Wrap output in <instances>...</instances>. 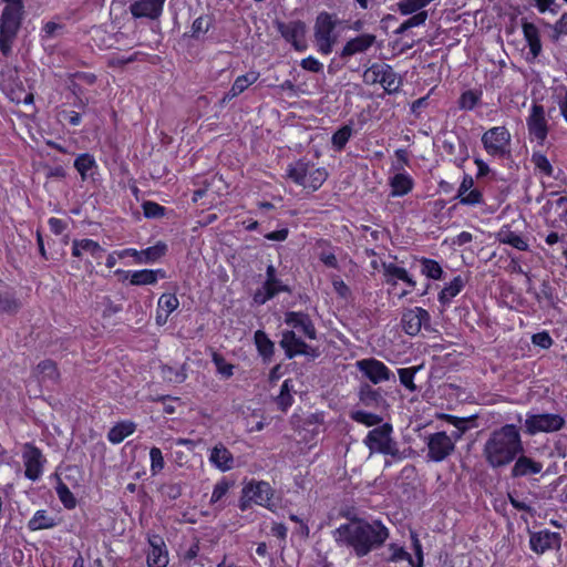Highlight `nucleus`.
Returning a JSON list of instances; mask_svg holds the SVG:
<instances>
[{
    "label": "nucleus",
    "instance_id": "30",
    "mask_svg": "<svg viewBox=\"0 0 567 567\" xmlns=\"http://www.w3.org/2000/svg\"><path fill=\"white\" fill-rule=\"evenodd\" d=\"M104 249L97 241L92 239H75L72 243V255L74 257H82L84 254L91 255L95 259H101Z\"/></svg>",
    "mask_w": 567,
    "mask_h": 567
},
{
    "label": "nucleus",
    "instance_id": "25",
    "mask_svg": "<svg viewBox=\"0 0 567 567\" xmlns=\"http://www.w3.org/2000/svg\"><path fill=\"white\" fill-rule=\"evenodd\" d=\"M151 549L147 554L148 567H166L168 564V554L165 544L159 537L150 540Z\"/></svg>",
    "mask_w": 567,
    "mask_h": 567
},
{
    "label": "nucleus",
    "instance_id": "51",
    "mask_svg": "<svg viewBox=\"0 0 567 567\" xmlns=\"http://www.w3.org/2000/svg\"><path fill=\"white\" fill-rule=\"evenodd\" d=\"M212 27V18L208 16L198 17L192 25V35L198 38L208 32Z\"/></svg>",
    "mask_w": 567,
    "mask_h": 567
},
{
    "label": "nucleus",
    "instance_id": "18",
    "mask_svg": "<svg viewBox=\"0 0 567 567\" xmlns=\"http://www.w3.org/2000/svg\"><path fill=\"white\" fill-rule=\"evenodd\" d=\"M561 538L559 534L549 530H542L530 535V548L537 554H544L550 549L560 547Z\"/></svg>",
    "mask_w": 567,
    "mask_h": 567
},
{
    "label": "nucleus",
    "instance_id": "27",
    "mask_svg": "<svg viewBox=\"0 0 567 567\" xmlns=\"http://www.w3.org/2000/svg\"><path fill=\"white\" fill-rule=\"evenodd\" d=\"M287 290L288 288L279 279L266 280L254 293V301L258 305H264L277 293Z\"/></svg>",
    "mask_w": 567,
    "mask_h": 567
},
{
    "label": "nucleus",
    "instance_id": "47",
    "mask_svg": "<svg viewBox=\"0 0 567 567\" xmlns=\"http://www.w3.org/2000/svg\"><path fill=\"white\" fill-rule=\"evenodd\" d=\"M416 371H417V368H415V367L402 368V369H399V371H398L400 382L411 392L416 390V385L414 384V381H413Z\"/></svg>",
    "mask_w": 567,
    "mask_h": 567
},
{
    "label": "nucleus",
    "instance_id": "5",
    "mask_svg": "<svg viewBox=\"0 0 567 567\" xmlns=\"http://www.w3.org/2000/svg\"><path fill=\"white\" fill-rule=\"evenodd\" d=\"M287 176L293 183L315 192L322 186L328 173L324 168L315 167L305 161H298L288 166Z\"/></svg>",
    "mask_w": 567,
    "mask_h": 567
},
{
    "label": "nucleus",
    "instance_id": "20",
    "mask_svg": "<svg viewBox=\"0 0 567 567\" xmlns=\"http://www.w3.org/2000/svg\"><path fill=\"white\" fill-rule=\"evenodd\" d=\"M165 0H138L131 4L130 11L134 18L157 19Z\"/></svg>",
    "mask_w": 567,
    "mask_h": 567
},
{
    "label": "nucleus",
    "instance_id": "55",
    "mask_svg": "<svg viewBox=\"0 0 567 567\" xmlns=\"http://www.w3.org/2000/svg\"><path fill=\"white\" fill-rule=\"evenodd\" d=\"M213 362L215 363L217 371L225 378H230L234 373V365L226 362V360L218 353L213 354Z\"/></svg>",
    "mask_w": 567,
    "mask_h": 567
},
{
    "label": "nucleus",
    "instance_id": "13",
    "mask_svg": "<svg viewBox=\"0 0 567 567\" xmlns=\"http://www.w3.org/2000/svg\"><path fill=\"white\" fill-rule=\"evenodd\" d=\"M277 30L281 37L297 50L305 51L307 49L306 43V23L296 20L290 22H277Z\"/></svg>",
    "mask_w": 567,
    "mask_h": 567
},
{
    "label": "nucleus",
    "instance_id": "23",
    "mask_svg": "<svg viewBox=\"0 0 567 567\" xmlns=\"http://www.w3.org/2000/svg\"><path fill=\"white\" fill-rule=\"evenodd\" d=\"M383 274L385 277V282L389 285H396L398 281L405 282L411 289H414L416 286L415 280L409 275L406 269L399 267L393 262H383L382 264Z\"/></svg>",
    "mask_w": 567,
    "mask_h": 567
},
{
    "label": "nucleus",
    "instance_id": "49",
    "mask_svg": "<svg viewBox=\"0 0 567 567\" xmlns=\"http://www.w3.org/2000/svg\"><path fill=\"white\" fill-rule=\"evenodd\" d=\"M179 306V301L175 295L164 293L159 297L157 307L161 308L164 312L172 313Z\"/></svg>",
    "mask_w": 567,
    "mask_h": 567
},
{
    "label": "nucleus",
    "instance_id": "38",
    "mask_svg": "<svg viewBox=\"0 0 567 567\" xmlns=\"http://www.w3.org/2000/svg\"><path fill=\"white\" fill-rule=\"evenodd\" d=\"M255 344L260 355L270 358L274 353V342L262 330H257L254 336Z\"/></svg>",
    "mask_w": 567,
    "mask_h": 567
},
{
    "label": "nucleus",
    "instance_id": "14",
    "mask_svg": "<svg viewBox=\"0 0 567 567\" xmlns=\"http://www.w3.org/2000/svg\"><path fill=\"white\" fill-rule=\"evenodd\" d=\"M22 458L25 466V477L31 481L39 480L43 472V464L45 463L41 451L34 445L27 443L23 446Z\"/></svg>",
    "mask_w": 567,
    "mask_h": 567
},
{
    "label": "nucleus",
    "instance_id": "54",
    "mask_svg": "<svg viewBox=\"0 0 567 567\" xmlns=\"http://www.w3.org/2000/svg\"><path fill=\"white\" fill-rule=\"evenodd\" d=\"M480 100V95L474 91H466L464 92L460 100H458V106L462 110H473L477 102Z\"/></svg>",
    "mask_w": 567,
    "mask_h": 567
},
{
    "label": "nucleus",
    "instance_id": "33",
    "mask_svg": "<svg viewBox=\"0 0 567 567\" xmlns=\"http://www.w3.org/2000/svg\"><path fill=\"white\" fill-rule=\"evenodd\" d=\"M135 427L133 422L117 423L110 430L107 439L111 443L118 444L130 436L135 431Z\"/></svg>",
    "mask_w": 567,
    "mask_h": 567
},
{
    "label": "nucleus",
    "instance_id": "17",
    "mask_svg": "<svg viewBox=\"0 0 567 567\" xmlns=\"http://www.w3.org/2000/svg\"><path fill=\"white\" fill-rule=\"evenodd\" d=\"M285 323L290 328V330H295V333H298L309 340H315L317 338V331L310 317L303 312H287L285 316Z\"/></svg>",
    "mask_w": 567,
    "mask_h": 567
},
{
    "label": "nucleus",
    "instance_id": "50",
    "mask_svg": "<svg viewBox=\"0 0 567 567\" xmlns=\"http://www.w3.org/2000/svg\"><path fill=\"white\" fill-rule=\"evenodd\" d=\"M532 163L542 174L546 176L553 175V166L544 154L534 153L532 156Z\"/></svg>",
    "mask_w": 567,
    "mask_h": 567
},
{
    "label": "nucleus",
    "instance_id": "3",
    "mask_svg": "<svg viewBox=\"0 0 567 567\" xmlns=\"http://www.w3.org/2000/svg\"><path fill=\"white\" fill-rule=\"evenodd\" d=\"M23 14L22 0H9L0 19V51L8 55L21 25Z\"/></svg>",
    "mask_w": 567,
    "mask_h": 567
},
{
    "label": "nucleus",
    "instance_id": "58",
    "mask_svg": "<svg viewBox=\"0 0 567 567\" xmlns=\"http://www.w3.org/2000/svg\"><path fill=\"white\" fill-rule=\"evenodd\" d=\"M165 208L154 202L143 204V213L147 218H157L164 216Z\"/></svg>",
    "mask_w": 567,
    "mask_h": 567
},
{
    "label": "nucleus",
    "instance_id": "34",
    "mask_svg": "<svg viewBox=\"0 0 567 567\" xmlns=\"http://www.w3.org/2000/svg\"><path fill=\"white\" fill-rule=\"evenodd\" d=\"M464 280L461 276L455 277L450 284H447L439 293V301L442 305H447L451 300L456 297L464 287Z\"/></svg>",
    "mask_w": 567,
    "mask_h": 567
},
{
    "label": "nucleus",
    "instance_id": "2",
    "mask_svg": "<svg viewBox=\"0 0 567 567\" xmlns=\"http://www.w3.org/2000/svg\"><path fill=\"white\" fill-rule=\"evenodd\" d=\"M524 452L519 429L515 424H505L493 430L483 445V457L492 468L509 465Z\"/></svg>",
    "mask_w": 567,
    "mask_h": 567
},
{
    "label": "nucleus",
    "instance_id": "22",
    "mask_svg": "<svg viewBox=\"0 0 567 567\" xmlns=\"http://www.w3.org/2000/svg\"><path fill=\"white\" fill-rule=\"evenodd\" d=\"M374 34L363 33L347 41L340 52L341 58H349L359 53L367 52L375 42Z\"/></svg>",
    "mask_w": 567,
    "mask_h": 567
},
{
    "label": "nucleus",
    "instance_id": "46",
    "mask_svg": "<svg viewBox=\"0 0 567 567\" xmlns=\"http://www.w3.org/2000/svg\"><path fill=\"white\" fill-rule=\"evenodd\" d=\"M95 165L94 158L89 154H81L74 161V167L82 178L86 177L87 172Z\"/></svg>",
    "mask_w": 567,
    "mask_h": 567
},
{
    "label": "nucleus",
    "instance_id": "42",
    "mask_svg": "<svg viewBox=\"0 0 567 567\" xmlns=\"http://www.w3.org/2000/svg\"><path fill=\"white\" fill-rule=\"evenodd\" d=\"M360 401L367 406H377L383 401L378 390L364 385L360 390Z\"/></svg>",
    "mask_w": 567,
    "mask_h": 567
},
{
    "label": "nucleus",
    "instance_id": "8",
    "mask_svg": "<svg viewBox=\"0 0 567 567\" xmlns=\"http://www.w3.org/2000/svg\"><path fill=\"white\" fill-rule=\"evenodd\" d=\"M512 136L505 126H494L482 135V143L487 154L503 158L511 152Z\"/></svg>",
    "mask_w": 567,
    "mask_h": 567
},
{
    "label": "nucleus",
    "instance_id": "31",
    "mask_svg": "<svg viewBox=\"0 0 567 567\" xmlns=\"http://www.w3.org/2000/svg\"><path fill=\"white\" fill-rule=\"evenodd\" d=\"M523 33L528 43L530 54L534 59L537 58L542 52L540 37L537 27L534 23L524 22Z\"/></svg>",
    "mask_w": 567,
    "mask_h": 567
},
{
    "label": "nucleus",
    "instance_id": "6",
    "mask_svg": "<svg viewBox=\"0 0 567 567\" xmlns=\"http://www.w3.org/2000/svg\"><path fill=\"white\" fill-rule=\"evenodd\" d=\"M336 27L337 20L332 14L328 12L318 14L313 28V38L319 53L328 55L332 52L334 44L338 42V35L334 32Z\"/></svg>",
    "mask_w": 567,
    "mask_h": 567
},
{
    "label": "nucleus",
    "instance_id": "64",
    "mask_svg": "<svg viewBox=\"0 0 567 567\" xmlns=\"http://www.w3.org/2000/svg\"><path fill=\"white\" fill-rule=\"evenodd\" d=\"M533 343L543 349H548L553 344V339L547 332H539L533 336Z\"/></svg>",
    "mask_w": 567,
    "mask_h": 567
},
{
    "label": "nucleus",
    "instance_id": "1",
    "mask_svg": "<svg viewBox=\"0 0 567 567\" xmlns=\"http://www.w3.org/2000/svg\"><path fill=\"white\" fill-rule=\"evenodd\" d=\"M333 537L337 543L352 547L358 557H363L383 545L389 537V530L378 520L369 523L357 519L337 528Z\"/></svg>",
    "mask_w": 567,
    "mask_h": 567
},
{
    "label": "nucleus",
    "instance_id": "26",
    "mask_svg": "<svg viewBox=\"0 0 567 567\" xmlns=\"http://www.w3.org/2000/svg\"><path fill=\"white\" fill-rule=\"evenodd\" d=\"M259 78V73L251 71L238 76L233 83L230 90L221 97L220 103L226 104L234 97L241 94L246 89L254 84Z\"/></svg>",
    "mask_w": 567,
    "mask_h": 567
},
{
    "label": "nucleus",
    "instance_id": "9",
    "mask_svg": "<svg viewBox=\"0 0 567 567\" xmlns=\"http://www.w3.org/2000/svg\"><path fill=\"white\" fill-rule=\"evenodd\" d=\"M363 82L368 85L380 83L389 93L396 92L401 85V80L393 69L381 63H374L364 71Z\"/></svg>",
    "mask_w": 567,
    "mask_h": 567
},
{
    "label": "nucleus",
    "instance_id": "63",
    "mask_svg": "<svg viewBox=\"0 0 567 567\" xmlns=\"http://www.w3.org/2000/svg\"><path fill=\"white\" fill-rule=\"evenodd\" d=\"M450 424H452L455 430L457 431H462L463 433H465L467 430H468V420L467 419H463V417H457V416H454V415H444L443 416Z\"/></svg>",
    "mask_w": 567,
    "mask_h": 567
},
{
    "label": "nucleus",
    "instance_id": "19",
    "mask_svg": "<svg viewBox=\"0 0 567 567\" xmlns=\"http://www.w3.org/2000/svg\"><path fill=\"white\" fill-rule=\"evenodd\" d=\"M280 347L285 350L289 359L299 354L310 353V347L301 339L300 334L295 333V330H286L282 332Z\"/></svg>",
    "mask_w": 567,
    "mask_h": 567
},
{
    "label": "nucleus",
    "instance_id": "52",
    "mask_svg": "<svg viewBox=\"0 0 567 567\" xmlns=\"http://www.w3.org/2000/svg\"><path fill=\"white\" fill-rule=\"evenodd\" d=\"M563 35H567V13H564L559 20L551 27L549 38L558 42Z\"/></svg>",
    "mask_w": 567,
    "mask_h": 567
},
{
    "label": "nucleus",
    "instance_id": "39",
    "mask_svg": "<svg viewBox=\"0 0 567 567\" xmlns=\"http://www.w3.org/2000/svg\"><path fill=\"white\" fill-rule=\"evenodd\" d=\"M293 385L291 380H285L280 388V393L277 396L276 401L281 411H287L289 406H291L293 402L292 396Z\"/></svg>",
    "mask_w": 567,
    "mask_h": 567
},
{
    "label": "nucleus",
    "instance_id": "45",
    "mask_svg": "<svg viewBox=\"0 0 567 567\" xmlns=\"http://www.w3.org/2000/svg\"><path fill=\"white\" fill-rule=\"evenodd\" d=\"M352 128L348 125L342 126L332 135V145L337 151H341L351 137Z\"/></svg>",
    "mask_w": 567,
    "mask_h": 567
},
{
    "label": "nucleus",
    "instance_id": "60",
    "mask_svg": "<svg viewBox=\"0 0 567 567\" xmlns=\"http://www.w3.org/2000/svg\"><path fill=\"white\" fill-rule=\"evenodd\" d=\"M301 68L310 72H321L323 69L322 63L313 56L303 59L300 63Z\"/></svg>",
    "mask_w": 567,
    "mask_h": 567
},
{
    "label": "nucleus",
    "instance_id": "62",
    "mask_svg": "<svg viewBox=\"0 0 567 567\" xmlns=\"http://www.w3.org/2000/svg\"><path fill=\"white\" fill-rule=\"evenodd\" d=\"M427 18H429L427 12H419L416 14H411V17L409 19H406L404 22H405V25L411 29V28L423 25L426 22Z\"/></svg>",
    "mask_w": 567,
    "mask_h": 567
},
{
    "label": "nucleus",
    "instance_id": "48",
    "mask_svg": "<svg viewBox=\"0 0 567 567\" xmlns=\"http://www.w3.org/2000/svg\"><path fill=\"white\" fill-rule=\"evenodd\" d=\"M55 489L60 501L66 508L75 507L76 501L69 487L63 482L60 481Z\"/></svg>",
    "mask_w": 567,
    "mask_h": 567
},
{
    "label": "nucleus",
    "instance_id": "43",
    "mask_svg": "<svg viewBox=\"0 0 567 567\" xmlns=\"http://www.w3.org/2000/svg\"><path fill=\"white\" fill-rule=\"evenodd\" d=\"M388 550L390 555L385 558V560L392 563L406 560L412 567H414V560L412 556L403 547H400L395 544H390Z\"/></svg>",
    "mask_w": 567,
    "mask_h": 567
},
{
    "label": "nucleus",
    "instance_id": "56",
    "mask_svg": "<svg viewBox=\"0 0 567 567\" xmlns=\"http://www.w3.org/2000/svg\"><path fill=\"white\" fill-rule=\"evenodd\" d=\"M230 485L231 484L228 481H226L225 478L219 481L214 486L212 497H210V503L212 504L219 503L221 501V498L228 493Z\"/></svg>",
    "mask_w": 567,
    "mask_h": 567
},
{
    "label": "nucleus",
    "instance_id": "36",
    "mask_svg": "<svg viewBox=\"0 0 567 567\" xmlns=\"http://www.w3.org/2000/svg\"><path fill=\"white\" fill-rule=\"evenodd\" d=\"M55 526V520L50 517L45 511H37L33 517L29 520L28 527L31 530L48 529Z\"/></svg>",
    "mask_w": 567,
    "mask_h": 567
},
{
    "label": "nucleus",
    "instance_id": "44",
    "mask_svg": "<svg viewBox=\"0 0 567 567\" xmlns=\"http://www.w3.org/2000/svg\"><path fill=\"white\" fill-rule=\"evenodd\" d=\"M351 419L358 423H361L365 426H375L382 422V417L378 414L365 412V411H354L351 413Z\"/></svg>",
    "mask_w": 567,
    "mask_h": 567
},
{
    "label": "nucleus",
    "instance_id": "40",
    "mask_svg": "<svg viewBox=\"0 0 567 567\" xmlns=\"http://www.w3.org/2000/svg\"><path fill=\"white\" fill-rule=\"evenodd\" d=\"M162 375L168 382L182 383L187 378L185 364H182L178 368L171 367V365H163L162 367Z\"/></svg>",
    "mask_w": 567,
    "mask_h": 567
},
{
    "label": "nucleus",
    "instance_id": "16",
    "mask_svg": "<svg viewBox=\"0 0 567 567\" xmlns=\"http://www.w3.org/2000/svg\"><path fill=\"white\" fill-rule=\"evenodd\" d=\"M430 318L427 310L421 307L406 309L401 319L402 328L405 333L416 336L422 327H426L430 323Z\"/></svg>",
    "mask_w": 567,
    "mask_h": 567
},
{
    "label": "nucleus",
    "instance_id": "12",
    "mask_svg": "<svg viewBox=\"0 0 567 567\" xmlns=\"http://www.w3.org/2000/svg\"><path fill=\"white\" fill-rule=\"evenodd\" d=\"M526 124L529 136L543 145L548 134V122L543 105L538 103L532 105Z\"/></svg>",
    "mask_w": 567,
    "mask_h": 567
},
{
    "label": "nucleus",
    "instance_id": "57",
    "mask_svg": "<svg viewBox=\"0 0 567 567\" xmlns=\"http://www.w3.org/2000/svg\"><path fill=\"white\" fill-rule=\"evenodd\" d=\"M19 302L9 293H0V312H14L19 309Z\"/></svg>",
    "mask_w": 567,
    "mask_h": 567
},
{
    "label": "nucleus",
    "instance_id": "24",
    "mask_svg": "<svg viewBox=\"0 0 567 567\" xmlns=\"http://www.w3.org/2000/svg\"><path fill=\"white\" fill-rule=\"evenodd\" d=\"M115 272L122 276V279L130 278V282L134 286L154 285L157 281L158 274L161 275V277L165 276V274L162 270L151 269L136 270L133 272L118 269Z\"/></svg>",
    "mask_w": 567,
    "mask_h": 567
},
{
    "label": "nucleus",
    "instance_id": "7",
    "mask_svg": "<svg viewBox=\"0 0 567 567\" xmlns=\"http://www.w3.org/2000/svg\"><path fill=\"white\" fill-rule=\"evenodd\" d=\"M272 496L274 489L269 483L264 481L250 482L243 488L240 509H247L251 503L272 509Z\"/></svg>",
    "mask_w": 567,
    "mask_h": 567
},
{
    "label": "nucleus",
    "instance_id": "61",
    "mask_svg": "<svg viewBox=\"0 0 567 567\" xmlns=\"http://www.w3.org/2000/svg\"><path fill=\"white\" fill-rule=\"evenodd\" d=\"M482 202V194L478 189H472L460 198V203L464 205H476Z\"/></svg>",
    "mask_w": 567,
    "mask_h": 567
},
{
    "label": "nucleus",
    "instance_id": "10",
    "mask_svg": "<svg viewBox=\"0 0 567 567\" xmlns=\"http://www.w3.org/2000/svg\"><path fill=\"white\" fill-rule=\"evenodd\" d=\"M565 424L566 421L560 414L551 413L527 414L525 420L526 432L529 435H535L540 432H557L561 430Z\"/></svg>",
    "mask_w": 567,
    "mask_h": 567
},
{
    "label": "nucleus",
    "instance_id": "28",
    "mask_svg": "<svg viewBox=\"0 0 567 567\" xmlns=\"http://www.w3.org/2000/svg\"><path fill=\"white\" fill-rule=\"evenodd\" d=\"M515 464L512 467L513 477L527 476L529 474H538L543 470V464L536 462L528 456L519 454L515 460Z\"/></svg>",
    "mask_w": 567,
    "mask_h": 567
},
{
    "label": "nucleus",
    "instance_id": "29",
    "mask_svg": "<svg viewBox=\"0 0 567 567\" xmlns=\"http://www.w3.org/2000/svg\"><path fill=\"white\" fill-rule=\"evenodd\" d=\"M209 461L221 472L230 471L234 467L233 454L223 444H217L213 447Z\"/></svg>",
    "mask_w": 567,
    "mask_h": 567
},
{
    "label": "nucleus",
    "instance_id": "11",
    "mask_svg": "<svg viewBox=\"0 0 567 567\" xmlns=\"http://www.w3.org/2000/svg\"><path fill=\"white\" fill-rule=\"evenodd\" d=\"M427 458L433 462H443L453 454L455 447L444 431L430 434L426 440Z\"/></svg>",
    "mask_w": 567,
    "mask_h": 567
},
{
    "label": "nucleus",
    "instance_id": "41",
    "mask_svg": "<svg viewBox=\"0 0 567 567\" xmlns=\"http://www.w3.org/2000/svg\"><path fill=\"white\" fill-rule=\"evenodd\" d=\"M421 272L430 279L439 280L442 278L443 269L440 264L433 259H421Z\"/></svg>",
    "mask_w": 567,
    "mask_h": 567
},
{
    "label": "nucleus",
    "instance_id": "59",
    "mask_svg": "<svg viewBox=\"0 0 567 567\" xmlns=\"http://www.w3.org/2000/svg\"><path fill=\"white\" fill-rule=\"evenodd\" d=\"M217 184H223L221 177L213 176L209 181L205 182V186L203 188H199L194 192L193 194V202H197L202 197L208 194L212 187L216 186Z\"/></svg>",
    "mask_w": 567,
    "mask_h": 567
},
{
    "label": "nucleus",
    "instance_id": "37",
    "mask_svg": "<svg viewBox=\"0 0 567 567\" xmlns=\"http://www.w3.org/2000/svg\"><path fill=\"white\" fill-rule=\"evenodd\" d=\"M498 240L502 244L509 245L518 250L525 251L528 249V244L526 240L518 234L512 230H501L498 233Z\"/></svg>",
    "mask_w": 567,
    "mask_h": 567
},
{
    "label": "nucleus",
    "instance_id": "15",
    "mask_svg": "<svg viewBox=\"0 0 567 567\" xmlns=\"http://www.w3.org/2000/svg\"><path fill=\"white\" fill-rule=\"evenodd\" d=\"M355 365L374 384L389 381L393 377L383 362L373 358L359 360Z\"/></svg>",
    "mask_w": 567,
    "mask_h": 567
},
{
    "label": "nucleus",
    "instance_id": "4",
    "mask_svg": "<svg viewBox=\"0 0 567 567\" xmlns=\"http://www.w3.org/2000/svg\"><path fill=\"white\" fill-rule=\"evenodd\" d=\"M393 426L390 423H382L381 425L369 431L363 440L364 445L369 449L370 454L390 455L395 460H402L401 453L396 441L392 436Z\"/></svg>",
    "mask_w": 567,
    "mask_h": 567
},
{
    "label": "nucleus",
    "instance_id": "35",
    "mask_svg": "<svg viewBox=\"0 0 567 567\" xmlns=\"http://www.w3.org/2000/svg\"><path fill=\"white\" fill-rule=\"evenodd\" d=\"M35 375L41 381L56 382L59 379V371L56 364L51 360L41 361L35 368Z\"/></svg>",
    "mask_w": 567,
    "mask_h": 567
},
{
    "label": "nucleus",
    "instance_id": "53",
    "mask_svg": "<svg viewBox=\"0 0 567 567\" xmlns=\"http://www.w3.org/2000/svg\"><path fill=\"white\" fill-rule=\"evenodd\" d=\"M151 457V472L156 475L164 468V457L158 447H152L150 451Z\"/></svg>",
    "mask_w": 567,
    "mask_h": 567
},
{
    "label": "nucleus",
    "instance_id": "32",
    "mask_svg": "<svg viewBox=\"0 0 567 567\" xmlns=\"http://www.w3.org/2000/svg\"><path fill=\"white\" fill-rule=\"evenodd\" d=\"M390 186L392 196H404L411 192L413 179L405 173H398L391 178Z\"/></svg>",
    "mask_w": 567,
    "mask_h": 567
},
{
    "label": "nucleus",
    "instance_id": "21",
    "mask_svg": "<svg viewBox=\"0 0 567 567\" xmlns=\"http://www.w3.org/2000/svg\"><path fill=\"white\" fill-rule=\"evenodd\" d=\"M165 250H166V246L163 244H158V245L148 247L141 251L133 249V248H127V249L120 251L117 255H118V258H125L127 256H132L135 258L137 264H147V262H153V261L159 259L165 254Z\"/></svg>",
    "mask_w": 567,
    "mask_h": 567
}]
</instances>
